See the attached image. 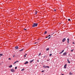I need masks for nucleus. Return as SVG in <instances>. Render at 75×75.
Here are the masks:
<instances>
[{"instance_id":"obj_45","label":"nucleus","mask_w":75,"mask_h":75,"mask_svg":"<svg viewBox=\"0 0 75 75\" xmlns=\"http://www.w3.org/2000/svg\"><path fill=\"white\" fill-rule=\"evenodd\" d=\"M1 57V56H0V57Z\"/></svg>"},{"instance_id":"obj_38","label":"nucleus","mask_w":75,"mask_h":75,"mask_svg":"<svg viewBox=\"0 0 75 75\" xmlns=\"http://www.w3.org/2000/svg\"><path fill=\"white\" fill-rule=\"evenodd\" d=\"M24 57H26V56L25 55H24Z\"/></svg>"},{"instance_id":"obj_12","label":"nucleus","mask_w":75,"mask_h":75,"mask_svg":"<svg viewBox=\"0 0 75 75\" xmlns=\"http://www.w3.org/2000/svg\"><path fill=\"white\" fill-rule=\"evenodd\" d=\"M23 50H24V49H22L20 50H19V51H20V52H22V51H23Z\"/></svg>"},{"instance_id":"obj_33","label":"nucleus","mask_w":75,"mask_h":75,"mask_svg":"<svg viewBox=\"0 0 75 75\" xmlns=\"http://www.w3.org/2000/svg\"><path fill=\"white\" fill-rule=\"evenodd\" d=\"M44 71H42V72H44Z\"/></svg>"},{"instance_id":"obj_36","label":"nucleus","mask_w":75,"mask_h":75,"mask_svg":"<svg viewBox=\"0 0 75 75\" xmlns=\"http://www.w3.org/2000/svg\"><path fill=\"white\" fill-rule=\"evenodd\" d=\"M48 37H50V35H49Z\"/></svg>"},{"instance_id":"obj_4","label":"nucleus","mask_w":75,"mask_h":75,"mask_svg":"<svg viewBox=\"0 0 75 75\" xmlns=\"http://www.w3.org/2000/svg\"><path fill=\"white\" fill-rule=\"evenodd\" d=\"M66 40V39H65V38H64L62 40V42H64Z\"/></svg>"},{"instance_id":"obj_18","label":"nucleus","mask_w":75,"mask_h":75,"mask_svg":"<svg viewBox=\"0 0 75 75\" xmlns=\"http://www.w3.org/2000/svg\"><path fill=\"white\" fill-rule=\"evenodd\" d=\"M48 50H49V48H47L46 49L47 51H48Z\"/></svg>"},{"instance_id":"obj_10","label":"nucleus","mask_w":75,"mask_h":75,"mask_svg":"<svg viewBox=\"0 0 75 75\" xmlns=\"http://www.w3.org/2000/svg\"><path fill=\"white\" fill-rule=\"evenodd\" d=\"M28 61H26L25 63L24 64H28Z\"/></svg>"},{"instance_id":"obj_34","label":"nucleus","mask_w":75,"mask_h":75,"mask_svg":"<svg viewBox=\"0 0 75 75\" xmlns=\"http://www.w3.org/2000/svg\"><path fill=\"white\" fill-rule=\"evenodd\" d=\"M51 37H50L48 38V39H50V38H51Z\"/></svg>"},{"instance_id":"obj_26","label":"nucleus","mask_w":75,"mask_h":75,"mask_svg":"<svg viewBox=\"0 0 75 75\" xmlns=\"http://www.w3.org/2000/svg\"><path fill=\"white\" fill-rule=\"evenodd\" d=\"M17 67H15V69H17Z\"/></svg>"},{"instance_id":"obj_35","label":"nucleus","mask_w":75,"mask_h":75,"mask_svg":"<svg viewBox=\"0 0 75 75\" xmlns=\"http://www.w3.org/2000/svg\"><path fill=\"white\" fill-rule=\"evenodd\" d=\"M8 59H9V60H11V59L10 58H9Z\"/></svg>"},{"instance_id":"obj_2","label":"nucleus","mask_w":75,"mask_h":75,"mask_svg":"<svg viewBox=\"0 0 75 75\" xmlns=\"http://www.w3.org/2000/svg\"><path fill=\"white\" fill-rule=\"evenodd\" d=\"M11 71L12 72H15L14 70L13 69H11Z\"/></svg>"},{"instance_id":"obj_3","label":"nucleus","mask_w":75,"mask_h":75,"mask_svg":"<svg viewBox=\"0 0 75 75\" xmlns=\"http://www.w3.org/2000/svg\"><path fill=\"white\" fill-rule=\"evenodd\" d=\"M34 61V59L30 61V64H31V63H32V62H33Z\"/></svg>"},{"instance_id":"obj_40","label":"nucleus","mask_w":75,"mask_h":75,"mask_svg":"<svg viewBox=\"0 0 75 75\" xmlns=\"http://www.w3.org/2000/svg\"><path fill=\"white\" fill-rule=\"evenodd\" d=\"M37 61H38V62H39V60H38Z\"/></svg>"},{"instance_id":"obj_15","label":"nucleus","mask_w":75,"mask_h":75,"mask_svg":"<svg viewBox=\"0 0 75 75\" xmlns=\"http://www.w3.org/2000/svg\"><path fill=\"white\" fill-rule=\"evenodd\" d=\"M9 67V68H11V67H12V65H10V66Z\"/></svg>"},{"instance_id":"obj_14","label":"nucleus","mask_w":75,"mask_h":75,"mask_svg":"<svg viewBox=\"0 0 75 75\" xmlns=\"http://www.w3.org/2000/svg\"><path fill=\"white\" fill-rule=\"evenodd\" d=\"M44 68H46L47 67V66H45V65L44 66H43Z\"/></svg>"},{"instance_id":"obj_20","label":"nucleus","mask_w":75,"mask_h":75,"mask_svg":"<svg viewBox=\"0 0 75 75\" xmlns=\"http://www.w3.org/2000/svg\"><path fill=\"white\" fill-rule=\"evenodd\" d=\"M64 50H62V52H61V53H62V52H64Z\"/></svg>"},{"instance_id":"obj_41","label":"nucleus","mask_w":75,"mask_h":75,"mask_svg":"<svg viewBox=\"0 0 75 75\" xmlns=\"http://www.w3.org/2000/svg\"><path fill=\"white\" fill-rule=\"evenodd\" d=\"M14 56H15V55H14L13 56V57H14Z\"/></svg>"},{"instance_id":"obj_22","label":"nucleus","mask_w":75,"mask_h":75,"mask_svg":"<svg viewBox=\"0 0 75 75\" xmlns=\"http://www.w3.org/2000/svg\"><path fill=\"white\" fill-rule=\"evenodd\" d=\"M68 21H71V19H68Z\"/></svg>"},{"instance_id":"obj_23","label":"nucleus","mask_w":75,"mask_h":75,"mask_svg":"<svg viewBox=\"0 0 75 75\" xmlns=\"http://www.w3.org/2000/svg\"><path fill=\"white\" fill-rule=\"evenodd\" d=\"M41 53H39L38 55L39 56H40V55H41Z\"/></svg>"},{"instance_id":"obj_24","label":"nucleus","mask_w":75,"mask_h":75,"mask_svg":"<svg viewBox=\"0 0 75 75\" xmlns=\"http://www.w3.org/2000/svg\"><path fill=\"white\" fill-rule=\"evenodd\" d=\"M50 59H47V61H50Z\"/></svg>"},{"instance_id":"obj_21","label":"nucleus","mask_w":75,"mask_h":75,"mask_svg":"<svg viewBox=\"0 0 75 75\" xmlns=\"http://www.w3.org/2000/svg\"><path fill=\"white\" fill-rule=\"evenodd\" d=\"M50 57H51V56H52V54H50Z\"/></svg>"},{"instance_id":"obj_32","label":"nucleus","mask_w":75,"mask_h":75,"mask_svg":"<svg viewBox=\"0 0 75 75\" xmlns=\"http://www.w3.org/2000/svg\"><path fill=\"white\" fill-rule=\"evenodd\" d=\"M24 30H25V31H26V30H27V29H24Z\"/></svg>"},{"instance_id":"obj_42","label":"nucleus","mask_w":75,"mask_h":75,"mask_svg":"<svg viewBox=\"0 0 75 75\" xmlns=\"http://www.w3.org/2000/svg\"><path fill=\"white\" fill-rule=\"evenodd\" d=\"M62 75H64V74H62Z\"/></svg>"},{"instance_id":"obj_43","label":"nucleus","mask_w":75,"mask_h":75,"mask_svg":"<svg viewBox=\"0 0 75 75\" xmlns=\"http://www.w3.org/2000/svg\"><path fill=\"white\" fill-rule=\"evenodd\" d=\"M35 44H37V42L35 43Z\"/></svg>"},{"instance_id":"obj_1","label":"nucleus","mask_w":75,"mask_h":75,"mask_svg":"<svg viewBox=\"0 0 75 75\" xmlns=\"http://www.w3.org/2000/svg\"><path fill=\"white\" fill-rule=\"evenodd\" d=\"M38 25V24L37 23H33V24L32 25L33 27H37V25Z\"/></svg>"},{"instance_id":"obj_30","label":"nucleus","mask_w":75,"mask_h":75,"mask_svg":"<svg viewBox=\"0 0 75 75\" xmlns=\"http://www.w3.org/2000/svg\"><path fill=\"white\" fill-rule=\"evenodd\" d=\"M45 57H46V56H44L43 57V58H45Z\"/></svg>"},{"instance_id":"obj_19","label":"nucleus","mask_w":75,"mask_h":75,"mask_svg":"<svg viewBox=\"0 0 75 75\" xmlns=\"http://www.w3.org/2000/svg\"><path fill=\"white\" fill-rule=\"evenodd\" d=\"M24 69H22L21 70V71H24Z\"/></svg>"},{"instance_id":"obj_11","label":"nucleus","mask_w":75,"mask_h":75,"mask_svg":"<svg viewBox=\"0 0 75 75\" xmlns=\"http://www.w3.org/2000/svg\"><path fill=\"white\" fill-rule=\"evenodd\" d=\"M37 12H38V11H35V14H37Z\"/></svg>"},{"instance_id":"obj_7","label":"nucleus","mask_w":75,"mask_h":75,"mask_svg":"<svg viewBox=\"0 0 75 75\" xmlns=\"http://www.w3.org/2000/svg\"><path fill=\"white\" fill-rule=\"evenodd\" d=\"M15 48H16V50H17V49H18V46L15 47Z\"/></svg>"},{"instance_id":"obj_37","label":"nucleus","mask_w":75,"mask_h":75,"mask_svg":"<svg viewBox=\"0 0 75 75\" xmlns=\"http://www.w3.org/2000/svg\"><path fill=\"white\" fill-rule=\"evenodd\" d=\"M48 37H46V38H48Z\"/></svg>"},{"instance_id":"obj_29","label":"nucleus","mask_w":75,"mask_h":75,"mask_svg":"<svg viewBox=\"0 0 75 75\" xmlns=\"http://www.w3.org/2000/svg\"><path fill=\"white\" fill-rule=\"evenodd\" d=\"M72 44H75V42H72Z\"/></svg>"},{"instance_id":"obj_6","label":"nucleus","mask_w":75,"mask_h":75,"mask_svg":"<svg viewBox=\"0 0 75 75\" xmlns=\"http://www.w3.org/2000/svg\"><path fill=\"white\" fill-rule=\"evenodd\" d=\"M67 64H66L64 66V69L66 68H67V67H67Z\"/></svg>"},{"instance_id":"obj_13","label":"nucleus","mask_w":75,"mask_h":75,"mask_svg":"<svg viewBox=\"0 0 75 75\" xmlns=\"http://www.w3.org/2000/svg\"><path fill=\"white\" fill-rule=\"evenodd\" d=\"M69 38L67 39V43H69Z\"/></svg>"},{"instance_id":"obj_44","label":"nucleus","mask_w":75,"mask_h":75,"mask_svg":"<svg viewBox=\"0 0 75 75\" xmlns=\"http://www.w3.org/2000/svg\"><path fill=\"white\" fill-rule=\"evenodd\" d=\"M25 55H27V54H25Z\"/></svg>"},{"instance_id":"obj_27","label":"nucleus","mask_w":75,"mask_h":75,"mask_svg":"<svg viewBox=\"0 0 75 75\" xmlns=\"http://www.w3.org/2000/svg\"><path fill=\"white\" fill-rule=\"evenodd\" d=\"M73 51H74V49H73L72 50H71V52H72Z\"/></svg>"},{"instance_id":"obj_9","label":"nucleus","mask_w":75,"mask_h":75,"mask_svg":"<svg viewBox=\"0 0 75 75\" xmlns=\"http://www.w3.org/2000/svg\"><path fill=\"white\" fill-rule=\"evenodd\" d=\"M19 62V61H16L14 63V64H16V63H17V62Z\"/></svg>"},{"instance_id":"obj_17","label":"nucleus","mask_w":75,"mask_h":75,"mask_svg":"<svg viewBox=\"0 0 75 75\" xmlns=\"http://www.w3.org/2000/svg\"><path fill=\"white\" fill-rule=\"evenodd\" d=\"M47 32L45 31V32L44 33V34H47Z\"/></svg>"},{"instance_id":"obj_31","label":"nucleus","mask_w":75,"mask_h":75,"mask_svg":"<svg viewBox=\"0 0 75 75\" xmlns=\"http://www.w3.org/2000/svg\"><path fill=\"white\" fill-rule=\"evenodd\" d=\"M54 11H56V9H54Z\"/></svg>"},{"instance_id":"obj_8","label":"nucleus","mask_w":75,"mask_h":75,"mask_svg":"<svg viewBox=\"0 0 75 75\" xmlns=\"http://www.w3.org/2000/svg\"><path fill=\"white\" fill-rule=\"evenodd\" d=\"M67 61L68 62V63H69V64H70L71 63V62H70V61H69V59H67Z\"/></svg>"},{"instance_id":"obj_5","label":"nucleus","mask_w":75,"mask_h":75,"mask_svg":"<svg viewBox=\"0 0 75 75\" xmlns=\"http://www.w3.org/2000/svg\"><path fill=\"white\" fill-rule=\"evenodd\" d=\"M63 55H67V52H65L63 54Z\"/></svg>"},{"instance_id":"obj_28","label":"nucleus","mask_w":75,"mask_h":75,"mask_svg":"<svg viewBox=\"0 0 75 75\" xmlns=\"http://www.w3.org/2000/svg\"><path fill=\"white\" fill-rule=\"evenodd\" d=\"M46 68H49V66H46Z\"/></svg>"},{"instance_id":"obj_39","label":"nucleus","mask_w":75,"mask_h":75,"mask_svg":"<svg viewBox=\"0 0 75 75\" xmlns=\"http://www.w3.org/2000/svg\"><path fill=\"white\" fill-rule=\"evenodd\" d=\"M62 54V53H61V52H60L59 53V54Z\"/></svg>"},{"instance_id":"obj_25","label":"nucleus","mask_w":75,"mask_h":75,"mask_svg":"<svg viewBox=\"0 0 75 75\" xmlns=\"http://www.w3.org/2000/svg\"><path fill=\"white\" fill-rule=\"evenodd\" d=\"M0 55L1 56H2V55H3V54H0Z\"/></svg>"},{"instance_id":"obj_16","label":"nucleus","mask_w":75,"mask_h":75,"mask_svg":"<svg viewBox=\"0 0 75 75\" xmlns=\"http://www.w3.org/2000/svg\"><path fill=\"white\" fill-rule=\"evenodd\" d=\"M72 73H71V72H70L69 73V75H72Z\"/></svg>"}]
</instances>
